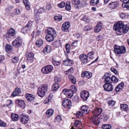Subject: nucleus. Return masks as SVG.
I'll return each instance as SVG.
<instances>
[{
	"label": "nucleus",
	"instance_id": "27",
	"mask_svg": "<svg viewBox=\"0 0 129 129\" xmlns=\"http://www.w3.org/2000/svg\"><path fill=\"white\" fill-rule=\"evenodd\" d=\"M80 0H71V3L72 4L75 6V8L76 9L79 8V7L78 6L80 4Z\"/></svg>",
	"mask_w": 129,
	"mask_h": 129
},
{
	"label": "nucleus",
	"instance_id": "2",
	"mask_svg": "<svg viewBox=\"0 0 129 129\" xmlns=\"http://www.w3.org/2000/svg\"><path fill=\"white\" fill-rule=\"evenodd\" d=\"M47 89V85L46 84H43L39 86L38 88L37 91L39 95L41 97H43L45 95Z\"/></svg>",
	"mask_w": 129,
	"mask_h": 129
},
{
	"label": "nucleus",
	"instance_id": "23",
	"mask_svg": "<svg viewBox=\"0 0 129 129\" xmlns=\"http://www.w3.org/2000/svg\"><path fill=\"white\" fill-rule=\"evenodd\" d=\"M102 111L103 110L102 108H96L93 111V113L95 115L99 116L102 113Z\"/></svg>",
	"mask_w": 129,
	"mask_h": 129
},
{
	"label": "nucleus",
	"instance_id": "9",
	"mask_svg": "<svg viewBox=\"0 0 129 129\" xmlns=\"http://www.w3.org/2000/svg\"><path fill=\"white\" fill-rule=\"evenodd\" d=\"M32 24V22L31 21H29L27 25L22 28V32L25 33H26L28 30H29L31 28Z\"/></svg>",
	"mask_w": 129,
	"mask_h": 129
},
{
	"label": "nucleus",
	"instance_id": "53",
	"mask_svg": "<svg viewBox=\"0 0 129 129\" xmlns=\"http://www.w3.org/2000/svg\"><path fill=\"white\" fill-rule=\"evenodd\" d=\"M6 125V123L3 121L0 120V126L5 127Z\"/></svg>",
	"mask_w": 129,
	"mask_h": 129
},
{
	"label": "nucleus",
	"instance_id": "52",
	"mask_svg": "<svg viewBox=\"0 0 129 129\" xmlns=\"http://www.w3.org/2000/svg\"><path fill=\"white\" fill-rule=\"evenodd\" d=\"M81 124V122L79 121L76 120L75 121L74 124V126L76 127H77L78 125Z\"/></svg>",
	"mask_w": 129,
	"mask_h": 129
},
{
	"label": "nucleus",
	"instance_id": "56",
	"mask_svg": "<svg viewBox=\"0 0 129 129\" xmlns=\"http://www.w3.org/2000/svg\"><path fill=\"white\" fill-rule=\"evenodd\" d=\"M129 3V0H124L122 4V7L125 6L126 4L127 5L128 3Z\"/></svg>",
	"mask_w": 129,
	"mask_h": 129
},
{
	"label": "nucleus",
	"instance_id": "57",
	"mask_svg": "<svg viewBox=\"0 0 129 129\" xmlns=\"http://www.w3.org/2000/svg\"><path fill=\"white\" fill-rule=\"evenodd\" d=\"M73 92H76L77 90V89L75 86L72 85L71 86V89H70Z\"/></svg>",
	"mask_w": 129,
	"mask_h": 129
},
{
	"label": "nucleus",
	"instance_id": "11",
	"mask_svg": "<svg viewBox=\"0 0 129 129\" xmlns=\"http://www.w3.org/2000/svg\"><path fill=\"white\" fill-rule=\"evenodd\" d=\"M62 92L66 95L67 97L69 98L72 97L73 95L72 91L70 90L64 89L63 90Z\"/></svg>",
	"mask_w": 129,
	"mask_h": 129
},
{
	"label": "nucleus",
	"instance_id": "29",
	"mask_svg": "<svg viewBox=\"0 0 129 129\" xmlns=\"http://www.w3.org/2000/svg\"><path fill=\"white\" fill-rule=\"evenodd\" d=\"M56 36L53 35H47L46 36V40L49 42H51L53 41Z\"/></svg>",
	"mask_w": 129,
	"mask_h": 129
},
{
	"label": "nucleus",
	"instance_id": "14",
	"mask_svg": "<svg viewBox=\"0 0 129 129\" xmlns=\"http://www.w3.org/2000/svg\"><path fill=\"white\" fill-rule=\"evenodd\" d=\"M20 118L21 122L24 124L27 123L29 119L28 116L26 115H21L20 117Z\"/></svg>",
	"mask_w": 129,
	"mask_h": 129
},
{
	"label": "nucleus",
	"instance_id": "41",
	"mask_svg": "<svg viewBox=\"0 0 129 129\" xmlns=\"http://www.w3.org/2000/svg\"><path fill=\"white\" fill-rule=\"evenodd\" d=\"M99 0H91L90 2V4L93 6H96L99 2Z\"/></svg>",
	"mask_w": 129,
	"mask_h": 129
},
{
	"label": "nucleus",
	"instance_id": "38",
	"mask_svg": "<svg viewBox=\"0 0 129 129\" xmlns=\"http://www.w3.org/2000/svg\"><path fill=\"white\" fill-rule=\"evenodd\" d=\"M94 54V51H92L89 52L87 54V56L90 59H92L95 57H94L93 55Z\"/></svg>",
	"mask_w": 129,
	"mask_h": 129
},
{
	"label": "nucleus",
	"instance_id": "10",
	"mask_svg": "<svg viewBox=\"0 0 129 129\" xmlns=\"http://www.w3.org/2000/svg\"><path fill=\"white\" fill-rule=\"evenodd\" d=\"M87 56L85 54H81L79 56V58L82 62L84 64L89 63Z\"/></svg>",
	"mask_w": 129,
	"mask_h": 129
},
{
	"label": "nucleus",
	"instance_id": "45",
	"mask_svg": "<svg viewBox=\"0 0 129 129\" xmlns=\"http://www.w3.org/2000/svg\"><path fill=\"white\" fill-rule=\"evenodd\" d=\"M11 60L13 63H17L19 61V58L17 57L14 56L12 59Z\"/></svg>",
	"mask_w": 129,
	"mask_h": 129
},
{
	"label": "nucleus",
	"instance_id": "51",
	"mask_svg": "<svg viewBox=\"0 0 129 129\" xmlns=\"http://www.w3.org/2000/svg\"><path fill=\"white\" fill-rule=\"evenodd\" d=\"M65 3L64 2H62L60 3L57 4V6L60 8H63L65 6Z\"/></svg>",
	"mask_w": 129,
	"mask_h": 129
},
{
	"label": "nucleus",
	"instance_id": "62",
	"mask_svg": "<svg viewBox=\"0 0 129 129\" xmlns=\"http://www.w3.org/2000/svg\"><path fill=\"white\" fill-rule=\"evenodd\" d=\"M85 82L84 80H81L79 82V85L80 86H82L85 84Z\"/></svg>",
	"mask_w": 129,
	"mask_h": 129
},
{
	"label": "nucleus",
	"instance_id": "49",
	"mask_svg": "<svg viewBox=\"0 0 129 129\" xmlns=\"http://www.w3.org/2000/svg\"><path fill=\"white\" fill-rule=\"evenodd\" d=\"M61 120V116L60 115L57 116L55 118V122H60Z\"/></svg>",
	"mask_w": 129,
	"mask_h": 129
},
{
	"label": "nucleus",
	"instance_id": "48",
	"mask_svg": "<svg viewBox=\"0 0 129 129\" xmlns=\"http://www.w3.org/2000/svg\"><path fill=\"white\" fill-rule=\"evenodd\" d=\"M65 48L66 51L68 53H69L70 52V45L68 44H66L65 45Z\"/></svg>",
	"mask_w": 129,
	"mask_h": 129
},
{
	"label": "nucleus",
	"instance_id": "21",
	"mask_svg": "<svg viewBox=\"0 0 129 129\" xmlns=\"http://www.w3.org/2000/svg\"><path fill=\"white\" fill-rule=\"evenodd\" d=\"M102 24L101 22H98L97 25L95 27V32L98 33L102 29Z\"/></svg>",
	"mask_w": 129,
	"mask_h": 129
},
{
	"label": "nucleus",
	"instance_id": "1",
	"mask_svg": "<svg viewBox=\"0 0 129 129\" xmlns=\"http://www.w3.org/2000/svg\"><path fill=\"white\" fill-rule=\"evenodd\" d=\"M129 26L124 25L122 22L119 21L116 24H114L113 29L119 33L118 35L122 34H123L127 33L129 29Z\"/></svg>",
	"mask_w": 129,
	"mask_h": 129
},
{
	"label": "nucleus",
	"instance_id": "54",
	"mask_svg": "<svg viewBox=\"0 0 129 129\" xmlns=\"http://www.w3.org/2000/svg\"><path fill=\"white\" fill-rule=\"evenodd\" d=\"M83 20L84 21L87 23L89 22L90 21L89 19L85 16L83 17Z\"/></svg>",
	"mask_w": 129,
	"mask_h": 129
},
{
	"label": "nucleus",
	"instance_id": "26",
	"mask_svg": "<svg viewBox=\"0 0 129 129\" xmlns=\"http://www.w3.org/2000/svg\"><path fill=\"white\" fill-rule=\"evenodd\" d=\"M21 92V89L18 87H16L14 91L11 94V95L13 96H15L18 95V94L20 93Z\"/></svg>",
	"mask_w": 129,
	"mask_h": 129
},
{
	"label": "nucleus",
	"instance_id": "17",
	"mask_svg": "<svg viewBox=\"0 0 129 129\" xmlns=\"http://www.w3.org/2000/svg\"><path fill=\"white\" fill-rule=\"evenodd\" d=\"M27 60L29 62H32L33 61L34 54L32 52H26V53Z\"/></svg>",
	"mask_w": 129,
	"mask_h": 129
},
{
	"label": "nucleus",
	"instance_id": "25",
	"mask_svg": "<svg viewBox=\"0 0 129 129\" xmlns=\"http://www.w3.org/2000/svg\"><path fill=\"white\" fill-rule=\"evenodd\" d=\"M91 119L93 123L95 125H98L100 121L96 115L92 117Z\"/></svg>",
	"mask_w": 129,
	"mask_h": 129
},
{
	"label": "nucleus",
	"instance_id": "16",
	"mask_svg": "<svg viewBox=\"0 0 129 129\" xmlns=\"http://www.w3.org/2000/svg\"><path fill=\"white\" fill-rule=\"evenodd\" d=\"M70 26V23L68 22H66L62 24L61 29L63 31H67Z\"/></svg>",
	"mask_w": 129,
	"mask_h": 129
},
{
	"label": "nucleus",
	"instance_id": "30",
	"mask_svg": "<svg viewBox=\"0 0 129 129\" xmlns=\"http://www.w3.org/2000/svg\"><path fill=\"white\" fill-rule=\"evenodd\" d=\"M68 78L69 80L73 84H75L76 83V79L73 75H68Z\"/></svg>",
	"mask_w": 129,
	"mask_h": 129
},
{
	"label": "nucleus",
	"instance_id": "12",
	"mask_svg": "<svg viewBox=\"0 0 129 129\" xmlns=\"http://www.w3.org/2000/svg\"><path fill=\"white\" fill-rule=\"evenodd\" d=\"M103 86L105 90L109 92L112 91L113 89V85L110 83L105 84Z\"/></svg>",
	"mask_w": 129,
	"mask_h": 129
},
{
	"label": "nucleus",
	"instance_id": "15",
	"mask_svg": "<svg viewBox=\"0 0 129 129\" xmlns=\"http://www.w3.org/2000/svg\"><path fill=\"white\" fill-rule=\"evenodd\" d=\"M108 73H106L104 76L102 77V79H105L104 82L105 84H111V77L108 76Z\"/></svg>",
	"mask_w": 129,
	"mask_h": 129
},
{
	"label": "nucleus",
	"instance_id": "33",
	"mask_svg": "<svg viewBox=\"0 0 129 129\" xmlns=\"http://www.w3.org/2000/svg\"><path fill=\"white\" fill-rule=\"evenodd\" d=\"M26 97L28 101L30 102L34 99L33 95L29 94H26Z\"/></svg>",
	"mask_w": 129,
	"mask_h": 129
},
{
	"label": "nucleus",
	"instance_id": "58",
	"mask_svg": "<svg viewBox=\"0 0 129 129\" xmlns=\"http://www.w3.org/2000/svg\"><path fill=\"white\" fill-rule=\"evenodd\" d=\"M108 104L111 106H113L114 105L115 102L114 101L111 100L108 102Z\"/></svg>",
	"mask_w": 129,
	"mask_h": 129
},
{
	"label": "nucleus",
	"instance_id": "19",
	"mask_svg": "<svg viewBox=\"0 0 129 129\" xmlns=\"http://www.w3.org/2000/svg\"><path fill=\"white\" fill-rule=\"evenodd\" d=\"M52 50L51 47L49 45H46L43 50V52L45 54H47L51 52Z\"/></svg>",
	"mask_w": 129,
	"mask_h": 129
},
{
	"label": "nucleus",
	"instance_id": "63",
	"mask_svg": "<svg viewBox=\"0 0 129 129\" xmlns=\"http://www.w3.org/2000/svg\"><path fill=\"white\" fill-rule=\"evenodd\" d=\"M74 36L76 37L77 38H79L81 36V35L80 34L78 33H76L74 34Z\"/></svg>",
	"mask_w": 129,
	"mask_h": 129
},
{
	"label": "nucleus",
	"instance_id": "59",
	"mask_svg": "<svg viewBox=\"0 0 129 129\" xmlns=\"http://www.w3.org/2000/svg\"><path fill=\"white\" fill-rule=\"evenodd\" d=\"M111 71L113 72L115 74H117V70L113 68H111Z\"/></svg>",
	"mask_w": 129,
	"mask_h": 129
},
{
	"label": "nucleus",
	"instance_id": "64",
	"mask_svg": "<svg viewBox=\"0 0 129 129\" xmlns=\"http://www.w3.org/2000/svg\"><path fill=\"white\" fill-rule=\"evenodd\" d=\"M103 39V38L102 36L100 35H98L96 38V40L98 41H99L102 40Z\"/></svg>",
	"mask_w": 129,
	"mask_h": 129
},
{
	"label": "nucleus",
	"instance_id": "39",
	"mask_svg": "<svg viewBox=\"0 0 129 129\" xmlns=\"http://www.w3.org/2000/svg\"><path fill=\"white\" fill-rule=\"evenodd\" d=\"M111 127V125L109 124H104L102 126V128L103 129H110Z\"/></svg>",
	"mask_w": 129,
	"mask_h": 129
},
{
	"label": "nucleus",
	"instance_id": "55",
	"mask_svg": "<svg viewBox=\"0 0 129 129\" xmlns=\"http://www.w3.org/2000/svg\"><path fill=\"white\" fill-rule=\"evenodd\" d=\"M13 102L11 100H9L7 101L6 105L7 107H9V106L13 105Z\"/></svg>",
	"mask_w": 129,
	"mask_h": 129
},
{
	"label": "nucleus",
	"instance_id": "28",
	"mask_svg": "<svg viewBox=\"0 0 129 129\" xmlns=\"http://www.w3.org/2000/svg\"><path fill=\"white\" fill-rule=\"evenodd\" d=\"M16 101L18 102V106L19 107L23 108L25 107V103L23 100L17 99Z\"/></svg>",
	"mask_w": 129,
	"mask_h": 129
},
{
	"label": "nucleus",
	"instance_id": "46",
	"mask_svg": "<svg viewBox=\"0 0 129 129\" xmlns=\"http://www.w3.org/2000/svg\"><path fill=\"white\" fill-rule=\"evenodd\" d=\"M52 63L55 66H58L60 64V61H55L53 59L52 60Z\"/></svg>",
	"mask_w": 129,
	"mask_h": 129
},
{
	"label": "nucleus",
	"instance_id": "32",
	"mask_svg": "<svg viewBox=\"0 0 129 129\" xmlns=\"http://www.w3.org/2000/svg\"><path fill=\"white\" fill-rule=\"evenodd\" d=\"M54 113V111L52 109H49L47 110L46 112V115L49 118Z\"/></svg>",
	"mask_w": 129,
	"mask_h": 129
},
{
	"label": "nucleus",
	"instance_id": "18",
	"mask_svg": "<svg viewBox=\"0 0 129 129\" xmlns=\"http://www.w3.org/2000/svg\"><path fill=\"white\" fill-rule=\"evenodd\" d=\"M74 64V62L72 60L67 59L64 60L63 62V64L66 66H72Z\"/></svg>",
	"mask_w": 129,
	"mask_h": 129
},
{
	"label": "nucleus",
	"instance_id": "44",
	"mask_svg": "<svg viewBox=\"0 0 129 129\" xmlns=\"http://www.w3.org/2000/svg\"><path fill=\"white\" fill-rule=\"evenodd\" d=\"M54 18L55 20L60 21L62 20V16L61 15H59L58 16H54Z\"/></svg>",
	"mask_w": 129,
	"mask_h": 129
},
{
	"label": "nucleus",
	"instance_id": "35",
	"mask_svg": "<svg viewBox=\"0 0 129 129\" xmlns=\"http://www.w3.org/2000/svg\"><path fill=\"white\" fill-rule=\"evenodd\" d=\"M59 87V85L57 83H55L53 84L52 87V91H56Z\"/></svg>",
	"mask_w": 129,
	"mask_h": 129
},
{
	"label": "nucleus",
	"instance_id": "8",
	"mask_svg": "<svg viewBox=\"0 0 129 129\" xmlns=\"http://www.w3.org/2000/svg\"><path fill=\"white\" fill-rule=\"evenodd\" d=\"M62 105L63 106L66 108H70L71 107V101L68 99H65L62 101Z\"/></svg>",
	"mask_w": 129,
	"mask_h": 129
},
{
	"label": "nucleus",
	"instance_id": "31",
	"mask_svg": "<svg viewBox=\"0 0 129 129\" xmlns=\"http://www.w3.org/2000/svg\"><path fill=\"white\" fill-rule=\"evenodd\" d=\"M124 85V84L123 83H120L118 85L115 87V90L116 92H118L121 90Z\"/></svg>",
	"mask_w": 129,
	"mask_h": 129
},
{
	"label": "nucleus",
	"instance_id": "22",
	"mask_svg": "<svg viewBox=\"0 0 129 129\" xmlns=\"http://www.w3.org/2000/svg\"><path fill=\"white\" fill-rule=\"evenodd\" d=\"M47 31L48 33L47 35L56 36V32L53 28L49 27L47 29Z\"/></svg>",
	"mask_w": 129,
	"mask_h": 129
},
{
	"label": "nucleus",
	"instance_id": "24",
	"mask_svg": "<svg viewBox=\"0 0 129 129\" xmlns=\"http://www.w3.org/2000/svg\"><path fill=\"white\" fill-rule=\"evenodd\" d=\"M117 6V3L115 2L111 3L108 5V7L111 10L115 9Z\"/></svg>",
	"mask_w": 129,
	"mask_h": 129
},
{
	"label": "nucleus",
	"instance_id": "7",
	"mask_svg": "<svg viewBox=\"0 0 129 129\" xmlns=\"http://www.w3.org/2000/svg\"><path fill=\"white\" fill-rule=\"evenodd\" d=\"M89 92L87 91H83L80 94V95L82 99L84 101H86L89 96Z\"/></svg>",
	"mask_w": 129,
	"mask_h": 129
},
{
	"label": "nucleus",
	"instance_id": "36",
	"mask_svg": "<svg viewBox=\"0 0 129 129\" xmlns=\"http://www.w3.org/2000/svg\"><path fill=\"white\" fill-rule=\"evenodd\" d=\"M43 44V41L42 39L38 40L36 42V46L38 47H40Z\"/></svg>",
	"mask_w": 129,
	"mask_h": 129
},
{
	"label": "nucleus",
	"instance_id": "5",
	"mask_svg": "<svg viewBox=\"0 0 129 129\" xmlns=\"http://www.w3.org/2000/svg\"><path fill=\"white\" fill-rule=\"evenodd\" d=\"M53 69L51 65H48L43 67L42 69V72L44 74H48L51 72Z\"/></svg>",
	"mask_w": 129,
	"mask_h": 129
},
{
	"label": "nucleus",
	"instance_id": "50",
	"mask_svg": "<svg viewBox=\"0 0 129 129\" xmlns=\"http://www.w3.org/2000/svg\"><path fill=\"white\" fill-rule=\"evenodd\" d=\"M102 116L103 117L104 121V122H106L107 121L108 118V115L105 114H103Z\"/></svg>",
	"mask_w": 129,
	"mask_h": 129
},
{
	"label": "nucleus",
	"instance_id": "42",
	"mask_svg": "<svg viewBox=\"0 0 129 129\" xmlns=\"http://www.w3.org/2000/svg\"><path fill=\"white\" fill-rule=\"evenodd\" d=\"M111 83H117L118 81V79L114 76H113L111 77Z\"/></svg>",
	"mask_w": 129,
	"mask_h": 129
},
{
	"label": "nucleus",
	"instance_id": "37",
	"mask_svg": "<svg viewBox=\"0 0 129 129\" xmlns=\"http://www.w3.org/2000/svg\"><path fill=\"white\" fill-rule=\"evenodd\" d=\"M11 116L13 121H17L18 119V116L17 114H12Z\"/></svg>",
	"mask_w": 129,
	"mask_h": 129
},
{
	"label": "nucleus",
	"instance_id": "60",
	"mask_svg": "<svg viewBox=\"0 0 129 129\" xmlns=\"http://www.w3.org/2000/svg\"><path fill=\"white\" fill-rule=\"evenodd\" d=\"M51 8V5L49 4H48L46 6V9L48 10H50Z\"/></svg>",
	"mask_w": 129,
	"mask_h": 129
},
{
	"label": "nucleus",
	"instance_id": "4",
	"mask_svg": "<svg viewBox=\"0 0 129 129\" xmlns=\"http://www.w3.org/2000/svg\"><path fill=\"white\" fill-rule=\"evenodd\" d=\"M16 35V34L14 29L12 28H10L7 30L6 38L7 39H8L10 38H11L12 37H15Z\"/></svg>",
	"mask_w": 129,
	"mask_h": 129
},
{
	"label": "nucleus",
	"instance_id": "20",
	"mask_svg": "<svg viewBox=\"0 0 129 129\" xmlns=\"http://www.w3.org/2000/svg\"><path fill=\"white\" fill-rule=\"evenodd\" d=\"M81 110L82 112L86 114H88L90 111L89 108L86 105L82 106L81 107Z\"/></svg>",
	"mask_w": 129,
	"mask_h": 129
},
{
	"label": "nucleus",
	"instance_id": "6",
	"mask_svg": "<svg viewBox=\"0 0 129 129\" xmlns=\"http://www.w3.org/2000/svg\"><path fill=\"white\" fill-rule=\"evenodd\" d=\"M13 45L16 47H21L22 45V41L21 38H17L12 42Z\"/></svg>",
	"mask_w": 129,
	"mask_h": 129
},
{
	"label": "nucleus",
	"instance_id": "3",
	"mask_svg": "<svg viewBox=\"0 0 129 129\" xmlns=\"http://www.w3.org/2000/svg\"><path fill=\"white\" fill-rule=\"evenodd\" d=\"M114 50L118 54H123L126 51L125 47L123 46H116Z\"/></svg>",
	"mask_w": 129,
	"mask_h": 129
},
{
	"label": "nucleus",
	"instance_id": "61",
	"mask_svg": "<svg viewBox=\"0 0 129 129\" xmlns=\"http://www.w3.org/2000/svg\"><path fill=\"white\" fill-rule=\"evenodd\" d=\"M51 100L48 98H47L44 101V104H48Z\"/></svg>",
	"mask_w": 129,
	"mask_h": 129
},
{
	"label": "nucleus",
	"instance_id": "43",
	"mask_svg": "<svg viewBox=\"0 0 129 129\" xmlns=\"http://www.w3.org/2000/svg\"><path fill=\"white\" fill-rule=\"evenodd\" d=\"M71 7L70 4V2L69 1H67L66 3V9L67 11H69L71 9Z\"/></svg>",
	"mask_w": 129,
	"mask_h": 129
},
{
	"label": "nucleus",
	"instance_id": "34",
	"mask_svg": "<svg viewBox=\"0 0 129 129\" xmlns=\"http://www.w3.org/2000/svg\"><path fill=\"white\" fill-rule=\"evenodd\" d=\"M12 46L10 45H6L5 47V50L6 52L9 53L11 52L12 49Z\"/></svg>",
	"mask_w": 129,
	"mask_h": 129
},
{
	"label": "nucleus",
	"instance_id": "13",
	"mask_svg": "<svg viewBox=\"0 0 129 129\" xmlns=\"http://www.w3.org/2000/svg\"><path fill=\"white\" fill-rule=\"evenodd\" d=\"M81 75L82 78L85 77L88 79H89L92 77V74L89 72L85 71L82 72Z\"/></svg>",
	"mask_w": 129,
	"mask_h": 129
},
{
	"label": "nucleus",
	"instance_id": "40",
	"mask_svg": "<svg viewBox=\"0 0 129 129\" xmlns=\"http://www.w3.org/2000/svg\"><path fill=\"white\" fill-rule=\"evenodd\" d=\"M120 108L122 110L126 111L128 110V106L126 104H120Z\"/></svg>",
	"mask_w": 129,
	"mask_h": 129
},
{
	"label": "nucleus",
	"instance_id": "47",
	"mask_svg": "<svg viewBox=\"0 0 129 129\" xmlns=\"http://www.w3.org/2000/svg\"><path fill=\"white\" fill-rule=\"evenodd\" d=\"M44 7L40 8L38 10V12L40 13H42L46 11Z\"/></svg>",
	"mask_w": 129,
	"mask_h": 129
}]
</instances>
